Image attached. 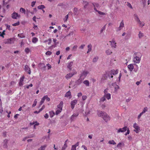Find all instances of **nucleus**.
Instances as JSON below:
<instances>
[{
    "label": "nucleus",
    "mask_w": 150,
    "mask_h": 150,
    "mask_svg": "<svg viewBox=\"0 0 150 150\" xmlns=\"http://www.w3.org/2000/svg\"><path fill=\"white\" fill-rule=\"evenodd\" d=\"M127 132L125 134V135H127V134H129V132H130L128 128H127Z\"/></svg>",
    "instance_id": "nucleus-60"
},
{
    "label": "nucleus",
    "mask_w": 150,
    "mask_h": 150,
    "mask_svg": "<svg viewBox=\"0 0 150 150\" xmlns=\"http://www.w3.org/2000/svg\"><path fill=\"white\" fill-rule=\"evenodd\" d=\"M38 38L36 37L33 38L32 39V42L34 43H35L38 41Z\"/></svg>",
    "instance_id": "nucleus-28"
},
{
    "label": "nucleus",
    "mask_w": 150,
    "mask_h": 150,
    "mask_svg": "<svg viewBox=\"0 0 150 150\" xmlns=\"http://www.w3.org/2000/svg\"><path fill=\"white\" fill-rule=\"evenodd\" d=\"M133 127L135 128V130H134L136 133H138L140 129L139 127L138 126L137 124L135 123L133 124Z\"/></svg>",
    "instance_id": "nucleus-8"
},
{
    "label": "nucleus",
    "mask_w": 150,
    "mask_h": 150,
    "mask_svg": "<svg viewBox=\"0 0 150 150\" xmlns=\"http://www.w3.org/2000/svg\"><path fill=\"white\" fill-rule=\"evenodd\" d=\"M77 102V100H74L71 102V108L72 109H73L75 107V105H76Z\"/></svg>",
    "instance_id": "nucleus-7"
},
{
    "label": "nucleus",
    "mask_w": 150,
    "mask_h": 150,
    "mask_svg": "<svg viewBox=\"0 0 150 150\" xmlns=\"http://www.w3.org/2000/svg\"><path fill=\"white\" fill-rule=\"evenodd\" d=\"M127 5L130 8L132 9L133 8L129 2H127Z\"/></svg>",
    "instance_id": "nucleus-56"
},
{
    "label": "nucleus",
    "mask_w": 150,
    "mask_h": 150,
    "mask_svg": "<svg viewBox=\"0 0 150 150\" xmlns=\"http://www.w3.org/2000/svg\"><path fill=\"white\" fill-rule=\"evenodd\" d=\"M25 51L26 54H28L30 51V50L29 48L27 47L25 48Z\"/></svg>",
    "instance_id": "nucleus-37"
},
{
    "label": "nucleus",
    "mask_w": 150,
    "mask_h": 150,
    "mask_svg": "<svg viewBox=\"0 0 150 150\" xmlns=\"http://www.w3.org/2000/svg\"><path fill=\"white\" fill-rule=\"evenodd\" d=\"M134 20L137 22L140 20L139 17L137 14H134Z\"/></svg>",
    "instance_id": "nucleus-24"
},
{
    "label": "nucleus",
    "mask_w": 150,
    "mask_h": 150,
    "mask_svg": "<svg viewBox=\"0 0 150 150\" xmlns=\"http://www.w3.org/2000/svg\"><path fill=\"white\" fill-rule=\"evenodd\" d=\"M52 53L51 52L48 51L46 52L45 54L46 55H50L52 54Z\"/></svg>",
    "instance_id": "nucleus-53"
},
{
    "label": "nucleus",
    "mask_w": 150,
    "mask_h": 150,
    "mask_svg": "<svg viewBox=\"0 0 150 150\" xmlns=\"http://www.w3.org/2000/svg\"><path fill=\"white\" fill-rule=\"evenodd\" d=\"M65 97L71 98V93L70 91L67 92L65 94Z\"/></svg>",
    "instance_id": "nucleus-16"
},
{
    "label": "nucleus",
    "mask_w": 150,
    "mask_h": 150,
    "mask_svg": "<svg viewBox=\"0 0 150 150\" xmlns=\"http://www.w3.org/2000/svg\"><path fill=\"white\" fill-rule=\"evenodd\" d=\"M137 23H138L140 27L141 28L143 27L145 25V23L143 21H141L140 20L137 22Z\"/></svg>",
    "instance_id": "nucleus-15"
},
{
    "label": "nucleus",
    "mask_w": 150,
    "mask_h": 150,
    "mask_svg": "<svg viewBox=\"0 0 150 150\" xmlns=\"http://www.w3.org/2000/svg\"><path fill=\"white\" fill-rule=\"evenodd\" d=\"M140 53L138 52H135L133 54V61L135 64L140 63L141 60V55H139Z\"/></svg>",
    "instance_id": "nucleus-2"
},
{
    "label": "nucleus",
    "mask_w": 150,
    "mask_h": 150,
    "mask_svg": "<svg viewBox=\"0 0 150 150\" xmlns=\"http://www.w3.org/2000/svg\"><path fill=\"white\" fill-rule=\"evenodd\" d=\"M63 105V101H61L60 103L57 105L58 108L61 110H62V107Z\"/></svg>",
    "instance_id": "nucleus-19"
},
{
    "label": "nucleus",
    "mask_w": 150,
    "mask_h": 150,
    "mask_svg": "<svg viewBox=\"0 0 150 150\" xmlns=\"http://www.w3.org/2000/svg\"><path fill=\"white\" fill-rule=\"evenodd\" d=\"M20 24V22L19 21H18L16 23L12 24V25L14 26H16L19 25Z\"/></svg>",
    "instance_id": "nucleus-51"
},
{
    "label": "nucleus",
    "mask_w": 150,
    "mask_h": 150,
    "mask_svg": "<svg viewBox=\"0 0 150 150\" xmlns=\"http://www.w3.org/2000/svg\"><path fill=\"white\" fill-rule=\"evenodd\" d=\"M106 53L107 55H110L112 53V52L110 49H108L105 52Z\"/></svg>",
    "instance_id": "nucleus-31"
},
{
    "label": "nucleus",
    "mask_w": 150,
    "mask_h": 150,
    "mask_svg": "<svg viewBox=\"0 0 150 150\" xmlns=\"http://www.w3.org/2000/svg\"><path fill=\"white\" fill-rule=\"evenodd\" d=\"M92 45L91 44H90L88 45V50L87 52V53L90 52L92 50Z\"/></svg>",
    "instance_id": "nucleus-25"
},
{
    "label": "nucleus",
    "mask_w": 150,
    "mask_h": 150,
    "mask_svg": "<svg viewBox=\"0 0 150 150\" xmlns=\"http://www.w3.org/2000/svg\"><path fill=\"white\" fill-rule=\"evenodd\" d=\"M50 116V117H52L55 115L54 112L53 111H50L49 112Z\"/></svg>",
    "instance_id": "nucleus-34"
},
{
    "label": "nucleus",
    "mask_w": 150,
    "mask_h": 150,
    "mask_svg": "<svg viewBox=\"0 0 150 150\" xmlns=\"http://www.w3.org/2000/svg\"><path fill=\"white\" fill-rule=\"evenodd\" d=\"M142 1L143 5L144 6H145L146 3V0H142Z\"/></svg>",
    "instance_id": "nucleus-59"
},
{
    "label": "nucleus",
    "mask_w": 150,
    "mask_h": 150,
    "mask_svg": "<svg viewBox=\"0 0 150 150\" xmlns=\"http://www.w3.org/2000/svg\"><path fill=\"white\" fill-rule=\"evenodd\" d=\"M108 143L110 144L115 145L116 144L115 142L113 140H110L108 141Z\"/></svg>",
    "instance_id": "nucleus-36"
},
{
    "label": "nucleus",
    "mask_w": 150,
    "mask_h": 150,
    "mask_svg": "<svg viewBox=\"0 0 150 150\" xmlns=\"http://www.w3.org/2000/svg\"><path fill=\"white\" fill-rule=\"evenodd\" d=\"M78 9L76 8H74L73 9V12L75 14V15H76L77 14V11H78Z\"/></svg>",
    "instance_id": "nucleus-42"
},
{
    "label": "nucleus",
    "mask_w": 150,
    "mask_h": 150,
    "mask_svg": "<svg viewBox=\"0 0 150 150\" xmlns=\"http://www.w3.org/2000/svg\"><path fill=\"white\" fill-rule=\"evenodd\" d=\"M76 145H73L72 146L71 150H76Z\"/></svg>",
    "instance_id": "nucleus-54"
},
{
    "label": "nucleus",
    "mask_w": 150,
    "mask_h": 150,
    "mask_svg": "<svg viewBox=\"0 0 150 150\" xmlns=\"http://www.w3.org/2000/svg\"><path fill=\"white\" fill-rule=\"evenodd\" d=\"M45 99L44 97V96L42 98L41 101L40 102V105H42L44 102V101Z\"/></svg>",
    "instance_id": "nucleus-44"
},
{
    "label": "nucleus",
    "mask_w": 150,
    "mask_h": 150,
    "mask_svg": "<svg viewBox=\"0 0 150 150\" xmlns=\"http://www.w3.org/2000/svg\"><path fill=\"white\" fill-rule=\"evenodd\" d=\"M47 146V145L46 144L40 147L38 149V150H45Z\"/></svg>",
    "instance_id": "nucleus-22"
},
{
    "label": "nucleus",
    "mask_w": 150,
    "mask_h": 150,
    "mask_svg": "<svg viewBox=\"0 0 150 150\" xmlns=\"http://www.w3.org/2000/svg\"><path fill=\"white\" fill-rule=\"evenodd\" d=\"M5 30H4L2 33L1 32H0V36H1L3 38L4 37V35H5Z\"/></svg>",
    "instance_id": "nucleus-41"
},
{
    "label": "nucleus",
    "mask_w": 150,
    "mask_h": 150,
    "mask_svg": "<svg viewBox=\"0 0 150 150\" xmlns=\"http://www.w3.org/2000/svg\"><path fill=\"white\" fill-rule=\"evenodd\" d=\"M20 11L22 13L25 14V10L24 8H20Z\"/></svg>",
    "instance_id": "nucleus-38"
},
{
    "label": "nucleus",
    "mask_w": 150,
    "mask_h": 150,
    "mask_svg": "<svg viewBox=\"0 0 150 150\" xmlns=\"http://www.w3.org/2000/svg\"><path fill=\"white\" fill-rule=\"evenodd\" d=\"M62 110H60L59 109L57 110L55 114L56 115H58L59 114L60 112H61Z\"/></svg>",
    "instance_id": "nucleus-55"
},
{
    "label": "nucleus",
    "mask_w": 150,
    "mask_h": 150,
    "mask_svg": "<svg viewBox=\"0 0 150 150\" xmlns=\"http://www.w3.org/2000/svg\"><path fill=\"white\" fill-rule=\"evenodd\" d=\"M104 96L105 97V98H106L108 100H109L111 98V95L109 93L105 94Z\"/></svg>",
    "instance_id": "nucleus-26"
},
{
    "label": "nucleus",
    "mask_w": 150,
    "mask_h": 150,
    "mask_svg": "<svg viewBox=\"0 0 150 150\" xmlns=\"http://www.w3.org/2000/svg\"><path fill=\"white\" fill-rule=\"evenodd\" d=\"M85 46V45L84 44L82 45L80 47H79V48L81 49H83Z\"/></svg>",
    "instance_id": "nucleus-61"
},
{
    "label": "nucleus",
    "mask_w": 150,
    "mask_h": 150,
    "mask_svg": "<svg viewBox=\"0 0 150 150\" xmlns=\"http://www.w3.org/2000/svg\"><path fill=\"white\" fill-rule=\"evenodd\" d=\"M83 80V79L80 77V78L76 81V83L77 84L79 85L82 82Z\"/></svg>",
    "instance_id": "nucleus-23"
},
{
    "label": "nucleus",
    "mask_w": 150,
    "mask_h": 150,
    "mask_svg": "<svg viewBox=\"0 0 150 150\" xmlns=\"http://www.w3.org/2000/svg\"><path fill=\"white\" fill-rule=\"evenodd\" d=\"M78 47V46L77 45H75L73 46L72 48V50L73 51H76V49Z\"/></svg>",
    "instance_id": "nucleus-50"
},
{
    "label": "nucleus",
    "mask_w": 150,
    "mask_h": 150,
    "mask_svg": "<svg viewBox=\"0 0 150 150\" xmlns=\"http://www.w3.org/2000/svg\"><path fill=\"white\" fill-rule=\"evenodd\" d=\"M127 129V127L125 126L122 128H120L117 131V133H119L120 132H123L126 131Z\"/></svg>",
    "instance_id": "nucleus-9"
},
{
    "label": "nucleus",
    "mask_w": 150,
    "mask_h": 150,
    "mask_svg": "<svg viewBox=\"0 0 150 150\" xmlns=\"http://www.w3.org/2000/svg\"><path fill=\"white\" fill-rule=\"evenodd\" d=\"M83 83L87 86H88L89 85V81L87 80H85L84 81H83Z\"/></svg>",
    "instance_id": "nucleus-29"
},
{
    "label": "nucleus",
    "mask_w": 150,
    "mask_h": 150,
    "mask_svg": "<svg viewBox=\"0 0 150 150\" xmlns=\"http://www.w3.org/2000/svg\"><path fill=\"white\" fill-rule=\"evenodd\" d=\"M45 8V6L43 5L39 6L38 7V8L40 9H42Z\"/></svg>",
    "instance_id": "nucleus-39"
},
{
    "label": "nucleus",
    "mask_w": 150,
    "mask_h": 150,
    "mask_svg": "<svg viewBox=\"0 0 150 150\" xmlns=\"http://www.w3.org/2000/svg\"><path fill=\"white\" fill-rule=\"evenodd\" d=\"M124 26V24L123 20H122L120 24L119 27H118L117 31H120L121 30Z\"/></svg>",
    "instance_id": "nucleus-14"
},
{
    "label": "nucleus",
    "mask_w": 150,
    "mask_h": 150,
    "mask_svg": "<svg viewBox=\"0 0 150 150\" xmlns=\"http://www.w3.org/2000/svg\"><path fill=\"white\" fill-rule=\"evenodd\" d=\"M13 39L12 38H10L9 39H8L4 40V43L5 44H11L12 43V41Z\"/></svg>",
    "instance_id": "nucleus-12"
},
{
    "label": "nucleus",
    "mask_w": 150,
    "mask_h": 150,
    "mask_svg": "<svg viewBox=\"0 0 150 150\" xmlns=\"http://www.w3.org/2000/svg\"><path fill=\"white\" fill-rule=\"evenodd\" d=\"M105 26H104L103 27H102V29L100 30V33H103V31L104 30H105Z\"/></svg>",
    "instance_id": "nucleus-57"
},
{
    "label": "nucleus",
    "mask_w": 150,
    "mask_h": 150,
    "mask_svg": "<svg viewBox=\"0 0 150 150\" xmlns=\"http://www.w3.org/2000/svg\"><path fill=\"white\" fill-rule=\"evenodd\" d=\"M8 140L7 139H5L4 141V146H5L6 147L7 146V144L8 143Z\"/></svg>",
    "instance_id": "nucleus-35"
},
{
    "label": "nucleus",
    "mask_w": 150,
    "mask_h": 150,
    "mask_svg": "<svg viewBox=\"0 0 150 150\" xmlns=\"http://www.w3.org/2000/svg\"><path fill=\"white\" fill-rule=\"evenodd\" d=\"M110 45L112 47L116 48V43L115 41L112 40V41H110Z\"/></svg>",
    "instance_id": "nucleus-18"
},
{
    "label": "nucleus",
    "mask_w": 150,
    "mask_h": 150,
    "mask_svg": "<svg viewBox=\"0 0 150 150\" xmlns=\"http://www.w3.org/2000/svg\"><path fill=\"white\" fill-rule=\"evenodd\" d=\"M35 1H33L31 3V6L32 7H33L35 5Z\"/></svg>",
    "instance_id": "nucleus-63"
},
{
    "label": "nucleus",
    "mask_w": 150,
    "mask_h": 150,
    "mask_svg": "<svg viewBox=\"0 0 150 150\" xmlns=\"http://www.w3.org/2000/svg\"><path fill=\"white\" fill-rule=\"evenodd\" d=\"M114 85H115V86L114 87V88L115 89V90L116 91L118 89H119V86L118 85L115 84L114 83V84H112V86H114Z\"/></svg>",
    "instance_id": "nucleus-43"
},
{
    "label": "nucleus",
    "mask_w": 150,
    "mask_h": 150,
    "mask_svg": "<svg viewBox=\"0 0 150 150\" xmlns=\"http://www.w3.org/2000/svg\"><path fill=\"white\" fill-rule=\"evenodd\" d=\"M147 111V108L146 107L143 109V110L141 112L143 114V113H145Z\"/></svg>",
    "instance_id": "nucleus-47"
},
{
    "label": "nucleus",
    "mask_w": 150,
    "mask_h": 150,
    "mask_svg": "<svg viewBox=\"0 0 150 150\" xmlns=\"http://www.w3.org/2000/svg\"><path fill=\"white\" fill-rule=\"evenodd\" d=\"M44 96L45 99H46L47 101H49L50 100V98H49L47 95H45Z\"/></svg>",
    "instance_id": "nucleus-48"
},
{
    "label": "nucleus",
    "mask_w": 150,
    "mask_h": 150,
    "mask_svg": "<svg viewBox=\"0 0 150 150\" xmlns=\"http://www.w3.org/2000/svg\"><path fill=\"white\" fill-rule=\"evenodd\" d=\"M93 4V6L94 7V10L96 11L99 14L101 15H105V13L102 12L100 11H98L97 10H96V8H95V4Z\"/></svg>",
    "instance_id": "nucleus-21"
},
{
    "label": "nucleus",
    "mask_w": 150,
    "mask_h": 150,
    "mask_svg": "<svg viewBox=\"0 0 150 150\" xmlns=\"http://www.w3.org/2000/svg\"><path fill=\"white\" fill-rule=\"evenodd\" d=\"M98 59V57H96L93 58V62H96L97 61Z\"/></svg>",
    "instance_id": "nucleus-45"
},
{
    "label": "nucleus",
    "mask_w": 150,
    "mask_h": 150,
    "mask_svg": "<svg viewBox=\"0 0 150 150\" xmlns=\"http://www.w3.org/2000/svg\"><path fill=\"white\" fill-rule=\"evenodd\" d=\"M144 36V33H142L141 31H139V33L138 34L139 38H141Z\"/></svg>",
    "instance_id": "nucleus-30"
},
{
    "label": "nucleus",
    "mask_w": 150,
    "mask_h": 150,
    "mask_svg": "<svg viewBox=\"0 0 150 150\" xmlns=\"http://www.w3.org/2000/svg\"><path fill=\"white\" fill-rule=\"evenodd\" d=\"M18 36L21 38H24L25 37V35H24L22 33L20 34H18Z\"/></svg>",
    "instance_id": "nucleus-40"
},
{
    "label": "nucleus",
    "mask_w": 150,
    "mask_h": 150,
    "mask_svg": "<svg viewBox=\"0 0 150 150\" xmlns=\"http://www.w3.org/2000/svg\"><path fill=\"white\" fill-rule=\"evenodd\" d=\"M83 3L84 4V7L85 8H86L88 4V3L86 1H83Z\"/></svg>",
    "instance_id": "nucleus-49"
},
{
    "label": "nucleus",
    "mask_w": 150,
    "mask_h": 150,
    "mask_svg": "<svg viewBox=\"0 0 150 150\" xmlns=\"http://www.w3.org/2000/svg\"><path fill=\"white\" fill-rule=\"evenodd\" d=\"M25 78L24 76H23L22 77L20 78L19 80V85L20 86H22L23 84L24 79Z\"/></svg>",
    "instance_id": "nucleus-13"
},
{
    "label": "nucleus",
    "mask_w": 150,
    "mask_h": 150,
    "mask_svg": "<svg viewBox=\"0 0 150 150\" xmlns=\"http://www.w3.org/2000/svg\"><path fill=\"white\" fill-rule=\"evenodd\" d=\"M73 62L72 61L71 62H70L67 65V68L69 69V71H70L71 70V67L73 65Z\"/></svg>",
    "instance_id": "nucleus-20"
},
{
    "label": "nucleus",
    "mask_w": 150,
    "mask_h": 150,
    "mask_svg": "<svg viewBox=\"0 0 150 150\" xmlns=\"http://www.w3.org/2000/svg\"><path fill=\"white\" fill-rule=\"evenodd\" d=\"M37 103V100L36 99H35L34 102V103L32 105L33 107H34L36 105Z\"/></svg>",
    "instance_id": "nucleus-52"
},
{
    "label": "nucleus",
    "mask_w": 150,
    "mask_h": 150,
    "mask_svg": "<svg viewBox=\"0 0 150 150\" xmlns=\"http://www.w3.org/2000/svg\"><path fill=\"white\" fill-rule=\"evenodd\" d=\"M68 140V139H67L65 142L64 144L62 147V149H65L67 147V142Z\"/></svg>",
    "instance_id": "nucleus-33"
},
{
    "label": "nucleus",
    "mask_w": 150,
    "mask_h": 150,
    "mask_svg": "<svg viewBox=\"0 0 150 150\" xmlns=\"http://www.w3.org/2000/svg\"><path fill=\"white\" fill-rule=\"evenodd\" d=\"M89 72L86 70H84L82 71L80 75V78L83 79H84L88 74Z\"/></svg>",
    "instance_id": "nucleus-5"
},
{
    "label": "nucleus",
    "mask_w": 150,
    "mask_h": 150,
    "mask_svg": "<svg viewBox=\"0 0 150 150\" xmlns=\"http://www.w3.org/2000/svg\"><path fill=\"white\" fill-rule=\"evenodd\" d=\"M77 72L75 70H73V72L67 74L65 76V78L67 79H68L71 78L73 75L76 74Z\"/></svg>",
    "instance_id": "nucleus-4"
},
{
    "label": "nucleus",
    "mask_w": 150,
    "mask_h": 150,
    "mask_svg": "<svg viewBox=\"0 0 150 150\" xmlns=\"http://www.w3.org/2000/svg\"><path fill=\"white\" fill-rule=\"evenodd\" d=\"M108 89L107 88H106V89H105L104 91V92L105 93V94H107L108 93Z\"/></svg>",
    "instance_id": "nucleus-64"
},
{
    "label": "nucleus",
    "mask_w": 150,
    "mask_h": 150,
    "mask_svg": "<svg viewBox=\"0 0 150 150\" xmlns=\"http://www.w3.org/2000/svg\"><path fill=\"white\" fill-rule=\"evenodd\" d=\"M79 114L78 112L74 113L71 117L70 119L71 121H73L76 117L79 115Z\"/></svg>",
    "instance_id": "nucleus-10"
},
{
    "label": "nucleus",
    "mask_w": 150,
    "mask_h": 150,
    "mask_svg": "<svg viewBox=\"0 0 150 150\" xmlns=\"http://www.w3.org/2000/svg\"><path fill=\"white\" fill-rule=\"evenodd\" d=\"M108 77V76L106 74L105 72V74H103L102 75V78L101 79L102 80H106L107 79Z\"/></svg>",
    "instance_id": "nucleus-27"
},
{
    "label": "nucleus",
    "mask_w": 150,
    "mask_h": 150,
    "mask_svg": "<svg viewBox=\"0 0 150 150\" xmlns=\"http://www.w3.org/2000/svg\"><path fill=\"white\" fill-rule=\"evenodd\" d=\"M87 97L86 96H82V99L83 100H85L87 98Z\"/></svg>",
    "instance_id": "nucleus-58"
},
{
    "label": "nucleus",
    "mask_w": 150,
    "mask_h": 150,
    "mask_svg": "<svg viewBox=\"0 0 150 150\" xmlns=\"http://www.w3.org/2000/svg\"><path fill=\"white\" fill-rule=\"evenodd\" d=\"M20 16L18 15L17 13L15 12H14L11 14L12 18L14 19H16L17 18V17H19Z\"/></svg>",
    "instance_id": "nucleus-11"
},
{
    "label": "nucleus",
    "mask_w": 150,
    "mask_h": 150,
    "mask_svg": "<svg viewBox=\"0 0 150 150\" xmlns=\"http://www.w3.org/2000/svg\"><path fill=\"white\" fill-rule=\"evenodd\" d=\"M6 28L7 29H8V30H10V25H8L7 24H6Z\"/></svg>",
    "instance_id": "nucleus-62"
},
{
    "label": "nucleus",
    "mask_w": 150,
    "mask_h": 150,
    "mask_svg": "<svg viewBox=\"0 0 150 150\" xmlns=\"http://www.w3.org/2000/svg\"><path fill=\"white\" fill-rule=\"evenodd\" d=\"M25 70L28 72V74H30L31 73V71L28 65H26L25 67Z\"/></svg>",
    "instance_id": "nucleus-17"
},
{
    "label": "nucleus",
    "mask_w": 150,
    "mask_h": 150,
    "mask_svg": "<svg viewBox=\"0 0 150 150\" xmlns=\"http://www.w3.org/2000/svg\"><path fill=\"white\" fill-rule=\"evenodd\" d=\"M68 18V14H67V15H66L65 17L64 18L63 20L64 22H67V19Z\"/></svg>",
    "instance_id": "nucleus-46"
},
{
    "label": "nucleus",
    "mask_w": 150,
    "mask_h": 150,
    "mask_svg": "<svg viewBox=\"0 0 150 150\" xmlns=\"http://www.w3.org/2000/svg\"><path fill=\"white\" fill-rule=\"evenodd\" d=\"M134 65H136L138 67V66L137 64H129L128 66V68L130 71H132L134 68Z\"/></svg>",
    "instance_id": "nucleus-6"
},
{
    "label": "nucleus",
    "mask_w": 150,
    "mask_h": 150,
    "mask_svg": "<svg viewBox=\"0 0 150 150\" xmlns=\"http://www.w3.org/2000/svg\"><path fill=\"white\" fill-rule=\"evenodd\" d=\"M106 100V98L105 96H104L103 97L101 98L100 99L99 102L100 103L103 102Z\"/></svg>",
    "instance_id": "nucleus-32"
},
{
    "label": "nucleus",
    "mask_w": 150,
    "mask_h": 150,
    "mask_svg": "<svg viewBox=\"0 0 150 150\" xmlns=\"http://www.w3.org/2000/svg\"><path fill=\"white\" fill-rule=\"evenodd\" d=\"M97 114L98 116L102 117L106 122H108L110 120V117L105 112L98 111L97 112Z\"/></svg>",
    "instance_id": "nucleus-1"
},
{
    "label": "nucleus",
    "mask_w": 150,
    "mask_h": 150,
    "mask_svg": "<svg viewBox=\"0 0 150 150\" xmlns=\"http://www.w3.org/2000/svg\"><path fill=\"white\" fill-rule=\"evenodd\" d=\"M118 70H116L112 69L110 71H106V74L107 75L108 77L109 78L113 77V75H115L117 74L118 72Z\"/></svg>",
    "instance_id": "nucleus-3"
}]
</instances>
